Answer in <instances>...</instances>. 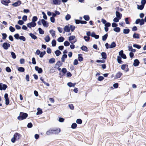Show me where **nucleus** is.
Returning <instances> with one entry per match:
<instances>
[{
  "mask_svg": "<svg viewBox=\"0 0 146 146\" xmlns=\"http://www.w3.org/2000/svg\"><path fill=\"white\" fill-rule=\"evenodd\" d=\"M28 115V114L26 113L21 112L19 115L17 117V119L20 121L22 120L26 119Z\"/></svg>",
  "mask_w": 146,
  "mask_h": 146,
  "instance_id": "f257e3e1",
  "label": "nucleus"
},
{
  "mask_svg": "<svg viewBox=\"0 0 146 146\" xmlns=\"http://www.w3.org/2000/svg\"><path fill=\"white\" fill-rule=\"evenodd\" d=\"M21 135L18 133H15L13 135V137L11 139V141L13 143H14L16 141L17 139H20Z\"/></svg>",
  "mask_w": 146,
  "mask_h": 146,
  "instance_id": "f03ea898",
  "label": "nucleus"
},
{
  "mask_svg": "<svg viewBox=\"0 0 146 146\" xmlns=\"http://www.w3.org/2000/svg\"><path fill=\"white\" fill-rule=\"evenodd\" d=\"M121 69L124 70L126 72H128L129 71V68H128V65L126 64H123L121 66Z\"/></svg>",
  "mask_w": 146,
  "mask_h": 146,
  "instance_id": "7ed1b4c3",
  "label": "nucleus"
},
{
  "mask_svg": "<svg viewBox=\"0 0 146 146\" xmlns=\"http://www.w3.org/2000/svg\"><path fill=\"white\" fill-rule=\"evenodd\" d=\"M10 46V44L7 42H4L2 45V47L5 50H7Z\"/></svg>",
  "mask_w": 146,
  "mask_h": 146,
  "instance_id": "20e7f679",
  "label": "nucleus"
},
{
  "mask_svg": "<svg viewBox=\"0 0 146 146\" xmlns=\"http://www.w3.org/2000/svg\"><path fill=\"white\" fill-rule=\"evenodd\" d=\"M53 134H58L61 131V129L60 128H57L52 129Z\"/></svg>",
  "mask_w": 146,
  "mask_h": 146,
  "instance_id": "39448f33",
  "label": "nucleus"
},
{
  "mask_svg": "<svg viewBox=\"0 0 146 146\" xmlns=\"http://www.w3.org/2000/svg\"><path fill=\"white\" fill-rule=\"evenodd\" d=\"M4 98L5 99V104L8 105L9 103V100L8 98V95L6 93L4 95Z\"/></svg>",
  "mask_w": 146,
  "mask_h": 146,
  "instance_id": "423d86ee",
  "label": "nucleus"
},
{
  "mask_svg": "<svg viewBox=\"0 0 146 146\" xmlns=\"http://www.w3.org/2000/svg\"><path fill=\"white\" fill-rule=\"evenodd\" d=\"M7 85L5 84H3L2 83H0V90H5L7 88Z\"/></svg>",
  "mask_w": 146,
  "mask_h": 146,
  "instance_id": "0eeeda50",
  "label": "nucleus"
},
{
  "mask_svg": "<svg viewBox=\"0 0 146 146\" xmlns=\"http://www.w3.org/2000/svg\"><path fill=\"white\" fill-rule=\"evenodd\" d=\"M52 3L54 5H60L61 3V0H52Z\"/></svg>",
  "mask_w": 146,
  "mask_h": 146,
  "instance_id": "6e6552de",
  "label": "nucleus"
},
{
  "mask_svg": "<svg viewBox=\"0 0 146 146\" xmlns=\"http://www.w3.org/2000/svg\"><path fill=\"white\" fill-rule=\"evenodd\" d=\"M10 0H2L1 3L3 4L6 6H8V4L10 2Z\"/></svg>",
  "mask_w": 146,
  "mask_h": 146,
  "instance_id": "1a4fd4ad",
  "label": "nucleus"
},
{
  "mask_svg": "<svg viewBox=\"0 0 146 146\" xmlns=\"http://www.w3.org/2000/svg\"><path fill=\"white\" fill-rule=\"evenodd\" d=\"M21 4V1L19 0H18L17 2L13 3L12 5L14 7H16L20 5Z\"/></svg>",
  "mask_w": 146,
  "mask_h": 146,
  "instance_id": "9d476101",
  "label": "nucleus"
},
{
  "mask_svg": "<svg viewBox=\"0 0 146 146\" xmlns=\"http://www.w3.org/2000/svg\"><path fill=\"white\" fill-rule=\"evenodd\" d=\"M35 70L38 72L40 74L42 72V68H39L38 66H35Z\"/></svg>",
  "mask_w": 146,
  "mask_h": 146,
  "instance_id": "9b49d317",
  "label": "nucleus"
},
{
  "mask_svg": "<svg viewBox=\"0 0 146 146\" xmlns=\"http://www.w3.org/2000/svg\"><path fill=\"white\" fill-rule=\"evenodd\" d=\"M41 22L43 25L46 27L48 26V24L44 20L42 19L41 20Z\"/></svg>",
  "mask_w": 146,
  "mask_h": 146,
  "instance_id": "f8f14e48",
  "label": "nucleus"
},
{
  "mask_svg": "<svg viewBox=\"0 0 146 146\" xmlns=\"http://www.w3.org/2000/svg\"><path fill=\"white\" fill-rule=\"evenodd\" d=\"M69 25H68L65 26L64 29V31L68 33L70 31V29Z\"/></svg>",
  "mask_w": 146,
  "mask_h": 146,
  "instance_id": "ddd939ff",
  "label": "nucleus"
},
{
  "mask_svg": "<svg viewBox=\"0 0 146 146\" xmlns=\"http://www.w3.org/2000/svg\"><path fill=\"white\" fill-rule=\"evenodd\" d=\"M139 61L138 59H135L134 60L133 65L135 66H137L139 65Z\"/></svg>",
  "mask_w": 146,
  "mask_h": 146,
  "instance_id": "4468645a",
  "label": "nucleus"
},
{
  "mask_svg": "<svg viewBox=\"0 0 146 146\" xmlns=\"http://www.w3.org/2000/svg\"><path fill=\"white\" fill-rule=\"evenodd\" d=\"M123 75V74L120 72H118L115 75V77L117 78H120Z\"/></svg>",
  "mask_w": 146,
  "mask_h": 146,
  "instance_id": "2eb2a0df",
  "label": "nucleus"
},
{
  "mask_svg": "<svg viewBox=\"0 0 146 146\" xmlns=\"http://www.w3.org/2000/svg\"><path fill=\"white\" fill-rule=\"evenodd\" d=\"M115 13L116 17L119 18V19H121L122 16V14L118 11H116Z\"/></svg>",
  "mask_w": 146,
  "mask_h": 146,
  "instance_id": "dca6fc26",
  "label": "nucleus"
},
{
  "mask_svg": "<svg viewBox=\"0 0 146 146\" xmlns=\"http://www.w3.org/2000/svg\"><path fill=\"white\" fill-rule=\"evenodd\" d=\"M117 60L119 64L123 63V62L121 60V57L119 56H117Z\"/></svg>",
  "mask_w": 146,
  "mask_h": 146,
  "instance_id": "f3484780",
  "label": "nucleus"
},
{
  "mask_svg": "<svg viewBox=\"0 0 146 146\" xmlns=\"http://www.w3.org/2000/svg\"><path fill=\"white\" fill-rule=\"evenodd\" d=\"M139 35H140L139 34L134 33L133 35V37L134 38L138 39L140 38Z\"/></svg>",
  "mask_w": 146,
  "mask_h": 146,
  "instance_id": "a211bd4d",
  "label": "nucleus"
},
{
  "mask_svg": "<svg viewBox=\"0 0 146 146\" xmlns=\"http://www.w3.org/2000/svg\"><path fill=\"white\" fill-rule=\"evenodd\" d=\"M102 58L103 59L106 60L107 59V54L105 52H102L101 54Z\"/></svg>",
  "mask_w": 146,
  "mask_h": 146,
  "instance_id": "6ab92c4d",
  "label": "nucleus"
},
{
  "mask_svg": "<svg viewBox=\"0 0 146 146\" xmlns=\"http://www.w3.org/2000/svg\"><path fill=\"white\" fill-rule=\"evenodd\" d=\"M82 56V55L81 54H78V60L80 62L82 61L83 60V58Z\"/></svg>",
  "mask_w": 146,
  "mask_h": 146,
  "instance_id": "aec40b11",
  "label": "nucleus"
},
{
  "mask_svg": "<svg viewBox=\"0 0 146 146\" xmlns=\"http://www.w3.org/2000/svg\"><path fill=\"white\" fill-rule=\"evenodd\" d=\"M116 46L115 42L113 41L112 42L110 45V48H111L115 47Z\"/></svg>",
  "mask_w": 146,
  "mask_h": 146,
  "instance_id": "412c9836",
  "label": "nucleus"
},
{
  "mask_svg": "<svg viewBox=\"0 0 146 146\" xmlns=\"http://www.w3.org/2000/svg\"><path fill=\"white\" fill-rule=\"evenodd\" d=\"M46 134L47 135H50L51 134H53L52 129H50L46 132Z\"/></svg>",
  "mask_w": 146,
  "mask_h": 146,
  "instance_id": "4be33fe9",
  "label": "nucleus"
},
{
  "mask_svg": "<svg viewBox=\"0 0 146 146\" xmlns=\"http://www.w3.org/2000/svg\"><path fill=\"white\" fill-rule=\"evenodd\" d=\"M64 38L63 37L60 36L58 38L57 41L59 42H62L64 41Z\"/></svg>",
  "mask_w": 146,
  "mask_h": 146,
  "instance_id": "5701e85b",
  "label": "nucleus"
},
{
  "mask_svg": "<svg viewBox=\"0 0 146 146\" xmlns=\"http://www.w3.org/2000/svg\"><path fill=\"white\" fill-rule=\"evenodd\" d=\"M44 40L46 42H49L50 40V37L49 35H47L46 36Z\"/></svg>",
  "mask_w": 146,
  "mask_h": 146,
  "instance_id": "b1692460",
  "label": "nucleus"
},
{
  "mask_svg": "<svg viewBox=\"0 0 146 146\" xmlns=\"http://www.w3.org/2000/svg\"><path fill=\"white\" fill-rule=\"evenodd\" d=\"M130 32V30L128 29H123V33L124 34H128Z\"/></svg>",
  "mask_w": 146,
  "mask_h": 146,
  "instance_id": "393cba45",
  "label": "nucleus"
},
{
  "mask_svg": "<svg viewBox=\"0 0 146 146\" xmlns=\"http://www.w3.org/2000/svg\"><path fill=\"white\" fill-rule=\"evenodd\" d=\"M29 35L33 39H36L37 38V36L32 33H30Z\"/></svg>",
  "mask_w": 146,
  "mask_h": 146,
  "instance_id": "a878e982",
  "label": "nucleus"
},
{
  "mask_svg": "<svg viewBox=\"0 0 146 146\" xmlns=\"http://www.w3.org/2000/svg\"><path fill=\"white\" fill-rule=\"evenodd\" d=\"M62 65V63L60 61H58L55 64L56 66H57V67H60Z\"/></svg>",
  "mask_w": 146,
  "mask_h": 146,
  "instance_id": "bb28decb",
  "label": "nucleus"
},
{
  "mask_svg": "<svg viewBox=\"0 0 146 146\" xmlns=\"http://www.w3.org/2000/svg\"><path fill=\"white\" fill-rule=\"evenodd\" d=\"M108 37V34L107 33L102 36V39L103 41L106 40Z\"/></svg>",
  "mask_w": 146,
  "mask_h": 146,
  "instance_id": "cd10ccee",
  "label": "nucleus"
},
{
  "mask_svg": "<svg viewBox=\"0 0 146 146\" xmlns=\"http://www.w3.org/2000/svg\"><path fill=\"white\" fill-rule=\"evenodd\" d=\"M87 48L85 46H83L81 47V49L83 51H87Z\"/></svg>",
  "mask_w": 146,
  "mask_h": 146,
  "instance_id": "c85d7f7f",
  "label": "nucleus"
},
{
  "mask_svg": "<svg viewBox=\"0 0 146 146\" xmlns=\"http://www.w3.org/2000/svg\"><path fill=\"white\" fill-rule=\"evenodd\" d=\"M50 33L51 34V35L52 37H54L55 36V31L53 30H51L50 31Z\"/></svg>",
  "mask_w": 146,
  "mask_h": 146,
  "instance_id": "c756f323",
  "label": "nucleus"
},
{
  "mask_svg": "<svg viewBox=\"0 0 146 146\" xmlns=\"http://www.w3.org/2000/svg\"><path fill=\"white\" fill-rule=\"evenodd\" d=\"M113 30L116 32L118 33L120 31V29L119 27H116L113 29Z\"/></svg>",
  "mask_w": 146,
  "mask_h": 146,
  "instance_id": "7c9ffc66",
  "label": "nucleus"
},
{
  "mask_svg": "<svg viewBox=\"0 0 146 146\" xmlns=\"http://www.w3.org/2000/svg\"><path fill=\"white\" fill-rule=\"evenodd\" d=\"M55 53L57 56H58L61 54V52L59 50H57L55 52Z\"/></svg>",
  "mask_w": 146,
  "mask_h": 146,
  "instance_id": "2f4dec72",
  "label": "nucleus"
},
{
  "mask_svg": "<svg viewBox=\"0 0 146 146\" xmlns=\"http://www.w3.org/2000/svg\"><path fill=\"white\" fill-rule=\"evenodd\" d=\"M37 110H38V111L36 113L37 115H38L39 114H40L42 113V110L41 109H40V108H38L37 109Z\"/></svg>",
  "mask_w": 146,
  "mask_h": 146,
  "instance_id": "473e14b6",
  "label": "nucleus"
},
{
  "mask_svg": "<svg viewBox=\"0 0 146 146\" xmlns=\"http://www.w3.org/2000/svg\"><path fill=\"white\" fill-rule=\"evenodd\" d=\"M83 18L86 21H88L90 19V17L88 15H84Z\"/></svg>",
  "mask_w": 146,
  "mask_h": 146,
  "instance_id": "72a5a7b5",
  "label": "nucleus"
},
{
  "mask_svg": "<svg viewBox=\"0 0 146 146\" xmlns=\"http://www.w3.org/2000/svg\"><path fill=\"white\" fill-rule=\"evenodd\" d=\"M75 84H73L72 82H69L67 83V85L68 86H69L70 87H74L75 86Z\"/></svg>",
  "mask_w": 146,
  "mask_h": 146,
  "instance_id": "f704fd0d",
  "label": "nucleus"
},
{
  "mask_svg": "<svg viewBox=\"0 0 146 146\" xmlns=\"http://www.w3.org/2000/svg\"><path fill=\"white\" fill-rule=\"evenodd\" d=\"M77 124L76 123H74L72 124L71 127L72 129H74L76 128L77 127Z\"/></svg>",
  "mask_w": 146,
  "mask_h": 146,
  "instance_id": "c9c22d12",
  "label": "nucleus"
},
{
  "mask_svg": "<svg viewBox=\"0 0 146 146\" xmlns=\"http://www.w3.org/2000/svg\"><path fill=\"white\" fill-rule=\"evenodd\" d=\"M18 70L19 72H24L25 70L24 68L20 67L18 68Z\"/></svg>",
  "mask_w": 146,
  "mask_h": 146,
  "instance_id": "e433bc0d",
  "label": "nucleus"
},
{
  "mask_svg": "<svg viewBox=\"0 0 146 146\" xmlns=\"http://www.w3.org/2000/svg\"><path fill=\"white\" fill-rule=\"evenodd\" d=\"M46 53L45 51L43 52H41L40 54V58H42L43 56L44 55L46 54Z\"/></svg>",
  "mask_w": 146,
  "mask_h": 146,
  "instance_id": "4c0bfd02",
  "label": "nucleus"
},
{
  "mask_svg": "<svg viewBox=\"0 0 146 146\" xmlns=\"http://www.w3.org/2000/svg\"><path fill=\"white\" fill-rule=\"evenodd\" d=\"M56 41L54 39L52 41V46H55L56 44Z\"/></svg>",
  "mask_w": 146,
  "mask_h": 146,
  "instance_id": "58836bf2",
  "label": "nucleus"
},
{
  "mask_svg": "<svg viewBox=\"0 0 146 146\" xmlns=\"http://www.w3.org/2000/svg\"><path fill=\"white\" fill-rule=\"evenodd\" d=\"M49 62L50 64H52L55 62V59L54 58H51L49 60Z\"/></svg>",
  "mask_w": 146,
  "mask_h": 146,
  "instance_id": "ea45409f",
  "label": "nucleus"
},
{
  "mask_svg": "<svg viewBox=\"0 0 146 146\" xmlns=\"http://www.w3.org/2000/svg\"><path fill=\"white\" fill-rule=\"evenodd\" d=\"M39 33L40 34H43L44 33V32L41 28H39L38 29Z\"/></svg>",
  "mask_w": 146,
  "mask_h": 146,
  "instance_id": "a19ab883",
  "label": "nucleus"
},
{
  "mask_svg": "<svg viewBox=\"0 0 146 146\" xmlns=\"http://www.w3.org/2000/svg\"><path fill=\"white\" fill-rule=\"evenodd\" d=\"M144 7V6L143 5H138L137 8L140 10H142Z\"/></svg>",
  "mask_w": 146,
  "mask_h": 146,
  "instance_id": "79ce46f5",
  "label": "nucleus"
},
{
  "mask_svg": "<svg viewBox=\"0 0 146 146\" xmlns=\"http://www.w3.org/2000/svg\"><path fill=\"white\" fill-rule=\"evenodd\" d=\"M2 39L3 40H5L6 39L7 35L6 33H3L2 34Z\"/></svg>",
  "mask_w": 146,
  "mask_h": 146,
  "instance_id": "37998d69",
  "label": "nucleus"
},
{
  "mask_svg": "<svg viewBox=\"0 0 146 146\" xmlns=\"http://www.w3.org/2000/svg\"><path fill=\"white\" fill-rule=\"evenodd\" d=\"M76 122L78 124H80L82 123V120L80 119H77Z\"/></svg>",
  "mask_w": 146,
  "mask_h": 146,
  "instance_id": "c03bdc74",
  "label": "nucleus"
},
{
  "mask_svg": "<svg viewBox=\"0 0 146 146\" xmlns=\"http://www.w3.org/2000/svg\"><path fill=\"white\" fill-rule=\"evenodd\" d=\"M37 19L38 18L36 16H34L32 19V22H35V21H37Z\"/></svg>",
  "mask_w": 146,
  "mask_h": 146,
  "instance_id": "a18cd8bd",
  "label": "nucleus"
},
{
  "mask_svg": "<svg viewBox=\"0 0 146 146\" xmlns=\"http://www.w3.org/2000/svg\"><path fill=\"white\" fill-rule=\"evenodd\" d=\"M133 46L138 49H139L141 48V46L140 45L137 44H134L133 45Z\"/></svg>",
  "mask_w": 146,
  "mask_h": 146,
  "instance_id": "49530a36",
  "label": "nucleus"
},
{
  "mask_svg": "<svg viewBox=\"0 0 146 146\" xmlns=\"http://www.w3.org/2000/svg\"><path fill=\"white\" fill-rule=\"evenodd\" d=\"M70 30H71L72 32H73L75 28V26H74L72 25H70Z\"/></svg>",
  "mask_w": 146,
  "mask_h": 146,
  "instance_id": "de8ad7c7",
  "label": "nucleus"
},
{
  "mask_svg": "<svg viewBox=\"0 0 146 146\" xmlns=\"http://www.w3.org/2000/svg\"><path fill=\"white\" fill-rule=\"evenodd\" d=\"M9 29L10 31L12 32H14L15 30V28L11 26L10 27Z\"/></svg>",
  "mask_w": 146,
  "mask_h": 146,
  "instance_id": "09e8293b",
  "label": "nucleus"
},
{
  "mask_svg": "<svg viewBox=\"0 0 146 146\" xmlns=\"http://www.w3.org/2000/svg\"><path fill=\"white\" fill-rule=\"evenodd\" d=\"M30 24L31 25V27H34L36 25V24L35 22H34L32 21L30 23Z\"/></svg>",
  "mask_w": 146,
  "mask_h": 146,
  "instance_id": "8fccbe9b",
  "label": "nucleus"
},
{
  "mask_svg": "<svg viewBox=\"0 0 146 146\" xmlns=\"http://www.w3.org/2000/svg\"><path fill=\"white\" fill-rule=\"evenodd\" d=\"M71 16L69 14H67L65 17V19L67 21L69 20Z\"/></svg>",
  "mask_w": 146,
  "mask_h": 146,
  "instance_id": "3c124183",
  "label": "nucleus"
},
{
  "mask_svg": "<svg viewBox=\"0 0 146 146\" xmlns=\"http://www.w3.org/2000/svg\"><path fill=\"white\" fill-rule=\"evenodd\" d=\"M75 36H71L69 37V41H71L73 40L75 38Z\"/></svg>",
  "mask_w": 146,
  "mask_h": 146,
  "instance_id": "603ef678",
  "label": "nucleus"
},
{
  "mask_svg": "<svg viewBox=\"0 0 146 146\" xmlns=\"http://www.w3.org/2000/svg\"><path fill=\"white\" fill-rule=\"evenodd\" d=\"M84 38L86 41H88L89 40L90 37L89 36H84Z\"/></svg>",
  "mask_w": 146,
  "mask_h": 146,
  "instance_id": "864d4df0",
  "label": "nucleus"
},
{
  "mask_svg": "<svg viewBox=\"0 0 146 146\" xmlns=\"http://www.w3.org/2000/svg\"><path fill=\"white\" fill-rule=\"evenodd\" d=\"M64 45L65 46H67L69 45L70 43L68 41H65L64 42Z\"/></svg>",
  "mask_w": 146,
  "mask_h": 146,
  "instance_id": "5fc2aeb1",
  "label": "nucleus"
},
{
  "mask_svg": "<svg viewBox=\"0 0 146 146\" xmlns=\"http://www.w3.org/2000/svg\"><path fill=\"white\" fill-rule=\"evenodd\" d=\"M19 39L22 40L23 41H25L26 40L25 38L23 36H21L19 37Z\"/></svg>",
  "mask_w": 146,
  "mask_h": 146,
  "instance_id": "6e6d98bb",
  "label": "nucleus"
},
{
  "mask_svg": "<svg viewBox=\"0 0 146 146\" xmlns=\"http://www.w3.org/2000/svg\"><path fill=\"white\" fill-rule=\"evenodd\" d=\"M33 126V124L31 122L29 123L27 125V127L29 128H31Z\"/></svg>",
  "mask_w": 146,
  "mask_h": 146,
  "instance_id": "4d7b16f0",
  "label": "nucleus"
},
{
  "mask_svg": "<svg viewBox=\"0 0 146 146\" xmlns=\"http://www.w3.org/2000/svg\"><path fill=\"white\" fill-rule=\"evenodd\" d=\"M68 106H69V108L71 110H73L74 108V106L73 104H69L68 105Z\"/></svg>",
  "mask_w": 146,
  "mask_h": 146,
  "instance_id": "13d9d810",
  "label": "nucleus"
},
{
  "mask_svg": "<svg viewBox=\"0 0 146 146\" xmlns=\"http://www.w3.org/2000/svg\"><path fill=\"white\" fill-rule=\"evenodd\" d=\"M62 72L64 74H65L67 72L66 69L65 68H63L62 70Z\"/></svg>",
  "mask_w": 146,
  "mask_h": 146,
  "instance_id": "bf43d9fd",
  "label": "nucleus"
},
{
  "mask_svg": "<svg viewBox=\"0 0 146 146\" xmlns=\"http://www.w3.org/2000/svg\"><path fill=\"white\" fill-rule=\"evenodd\" d=\"M14 37L16 39H19L20 36H19V34L18 33H17L14 35Z\"/></svg>",
  "mask_w": 146,
  "mask_h": 146,
  "instance_id": "052dcab7",
  "label": "nucleus"
},
{
  "mask_svg": "<svg viewBox=\"0 0 146 146\" xmlns=\"http://www.w3.org/2000/svg\"><path fill=\"white\" fill-rule=\"evenodd\" d=\"M145 21H144V19H141L140 20V22L139 23L140 25H143L144 24Z\"/></svg>",
  "mask_w": 146,
  "mask_h": 146,
  "instance_id": "680f3d73",
  "label": "nucleus"
},
{
  "mask_svg": "<svg viewBox=\"0 0 146 146\" xmlns=\"http://www.w3.org/2000/svg\"><path fill=\"white\" fill-rule=\"evenodd\" d=\"M125 23L127 24H129L130 23L129 21V18L128 17L126 18L125 19Z\"/></svg>",
  "mask_w": 146,
  "mask_h": 146,
  "instance_id": "e2e57ef3",
  "label": "nucleus"
},
{
  "mask_svg": "<svg viewBox=\"0 0 146 146\" xmlns=\"http://www.w3.org/2000/svg\"><path fill=\"white\" fill-rule=\"evenodd\" d=\"M6 71L8 72H11V70L9 67H7L6 68Z\"/></svg>",
  "mask_w": 146,
  "mask_h": 146,
  "instance_id": "0e129e2a",
  "label": "nucleus"
},
{
  "mask_svg": "<svg viewBox=\"0 0 146 146\" xmlns=\"http://www.w3.org/2000/svg\"><path fill=\"white\" fill-rule=\"evenodd\" d=\"M11 55L13 58L15 59L16 58V56L15 53L12 52L11 53Z\"/></svg>",
  "mask_w": 146,
  "mask_h": 146,
  "instance_id": "69168bd1",
  "label": "nucleus"
},
{
  "mask_svg": "<svg viewBox=\"0 0 146 146\" xmlns=\"http://www.w3.org/2000/svg\"><path fill=\"white\" fill-rule=\"evenodd\" d=\"M104 79V78L102 76H99L98 78V81H101L103 80Z\"/></svg>",
  "mask_w": 146,
  "mask_h": 146,
  "instance_id": "338daca9",
  "label": "nucleus"
},
{
  "mask_svg": "<svg viewBox=\"0 0 146 146\" xmlns=\"http://www.w3.org/2000/svg\"><path fill=\"white\" fill-rule=\"evenodd\" d=\"M42 13L43 15V18L45 20L47 19V17L45 13L44 12H42Z\"/></svg>",
  "mask_w": 146,
  "mask_h": 146,
  "instance_id": "774afa93",
  "label": "nucleus"
}]
</instances>
